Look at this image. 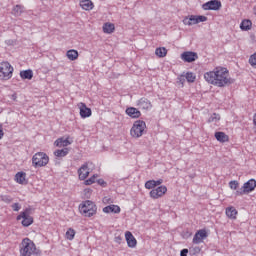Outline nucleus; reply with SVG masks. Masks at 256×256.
Here are the masks:
<instances>
[{"label": "nucleus", "mask_w": 256, "mask_h": 256, "mask_svg": "<svg viewBox=\"0 0 256 256\" xmlns=\"http://www.w3.org/2000/svg\"><path fill=\"white\" fill-rule=\"evenodd\" d=\"M103 213H114L119 215V213H121V207H119V205L111 204L103 208Z\"/></svg>", "instance_id": "4be33fe9"}, {"label": "nucleus", "mask_w": 256, "mask_h": 256, "mask_svg": "<svg viewBox=\"0 0 256 256\" xmlns=\"http://www.w3.org/2000/svg\"><path fill=\"white\" fill-rule=\"evenodd\" d=\"M199 56L195 52H184L181 54V59L185 61V63H193V61H197Z\"/></svg>", "instance_id": "f3484780"}, {"label": "nucleus", "mask_w": 256, "mask_h": 256, "mask_svg": "<svg viewBox=\"0 0 256 256\" xmlns=\"http://www.w3.org/2000/svg\"><path fill=\"white\" fill-rule=\"evenodd\" d=\"M207 237H209L207 230L200 229L195 233V235L192 239V242L194 243V245H199V244L203 243V241H205V239H207Z\"/></svg>", "instance_id": "4468645a"}, {"label": "nucleus", "mask_w": 256, "mask_h": 256, "mask_svg": "<svg viewBox=\"0 0 256 256\" xmlns=\"http://www.w3.org/2000/svg\"><path fill=\"white\" fill-rule=\"evenodd\" d=\"M229 187H230V189H232V191H237V189L239 188V181H237V180L230 181Z\"/></svg>", "instance_id": "e433bc0d"}, {"label": "nucleus", "mask_w": 256, "mask_h": 256, "mask_svg": "<svg viewBox=\"0 0 256 256\" xmlns=\"http://www.w3.org/2000/svg\"><path fill=\"white\" fill-rule=\"evenodd\" d=\"M214 137L219 143H229V135L225 132H216Z\"/></svg>", "instance_id": "5701e85b"}, {"label": "nucleus", "mask_w": 256, "mask_h": 256, "mask_svg": "<svg viewBox=\"0 0 256 256\" xmlns=\"http://www.w3.org/2000/svg\"><path fill=\"white\" fill-rule=\"evenodd\" d=\"M91 163L85 162L84 164L81 165V167L78 169V178L80 181H85L87 177L91 174Z\"/></svg>", "instance_id": "1a4fd4ad"}, {"label": "nucleus", "mask_w": 256, "mask_h": 256, "mask_svg": "<svg viewBox=\"0 0 256 256\" xmlns=\"http://www.w3.org/2000/svg\"><path fill=\"white\" fill-rule=\"evenodd\" d=\"M3 135H5L3 132V126H0V139H3Z\"/></svg>", "instance_id": "a18cd8bd"}, {"label": "nucleus", "mask_w": 256, "mask_h": 256, "mask_svg": "<svg viewBox=\"0 0 256 256\" xmlns=\"http://www.w3.org/2000/svg\"><path fill=\"white\" fill-rule=\"evenodd\" d=\"M226 216L228 217V219H237V209H235V207L230 206L226 208Z\"/></svg>", "instance_id": "a878e982"}, {"label": "nucleus", "mask_w": 256, "mask_h": 256, "mask_svg": "<svg viewBox=\"0 0 256 256\" xmlns=\"http://www.w3.org/2000/svg\"><path fill=\"white\" fill-rule=\"evenodd\" d=\"M253 125L256 126V113L253 115Z\"/></svg>", "instance_id": "49530a36"}, {"label": "nucleus", "mask_w": 256, "mask_h": 256, "mask_svg": "<svg viewBox=\"0 0 256 256\" xmlns=\"http://www.w3.org/2000/svg\"><path fill=\"white\" fill-rule=\"evenodd\" d=\"M103 203H105V205L109 204V203H113V200H111V198L109 197H104L102 199Z\"/></svg>", "instance_id": "79ce46f5"}, {"label": "nucleus", "mask_w": 256, "mask_h": 256, "mask_svg": "<svg viewBox=\"0 0 256 256\" xmlns=\"http://www.w3.org/2000/svg\"><path fill=\"white\" fill-rule=\"evenodd\" d=\"M185 78L188 83H195V79H197V76H195L193 72H188L186 73Z\"/></svg>", "instance_id": "c9c22d12"}, {"label": "nucleus", "mask_w": 256, "mask_h": 256, "mask_svg": "<svg viewBox=\"0 0 256 256\" xmlns=\"http://www.w3.org/2000/svg\"><path fill=\"white\" fill-rule=\"evenodd\" d=\"M97 183L100 185V187H107V182H105L103 179H98Z\"/></svg>", "instance_id": "58836bf2"}, {"label": "nucleus", "mask_w": 256, "mask_h": 256, "mask_svg": "<svg viewBox=\"0 0 256 256\" xmlns=\"http://www.w3.org/2000/svg\"><path fill=\"white\" fill-rule=\"evenodd\" d=\"M102 29H103L104 33L111 35V33H113L115 31V24H113L111 22H106V23H104Z\"/></svg>", "instance_id": "cd10ccee"}, {"label": "nucleus", "mask_w": 256, "mask_h": 256, "mask_svg": "<svg viewBox=\"0 0 256 256\" xmlns=\"http://www.w3.org/2000/svg\"><path fill=\"white\" fill-rule=\"evenodd\" d=\"M41 250L37 248V244L30 238L22 239L19 245V256H39Z\"/></svg>", "instance_id": "f03ea898"}, {"label": "nucleus", "mask_w": 256, "mask_h": 256, "mask_svg": "<svg viewBox=\"0 0 256 256\" xmlns=\"http://www.w3.org/2000/svg\"><path fill=\"white\" fill-rule=\"evenodd\" d=\"M14 180L19 184V185H27V173L21 171L15 174Z\"/></svg>", "instance_id": "412c9836"}, {"label": "nucleus", "mask_w": 256, "mask_h": 256, "mask_svg": "<svg viewBox=\"0 0 256 256\" xmlns=\"http://www.w3.org/2000/svg\"><path fill=\"white\" fill-rule=\"evenodd\" d=\"M137 106L139 107V109H142L144 111H149V109L153 108V104L147 98H141L140 100H138Z\"/></svg>", "instance_id": "a211bd4d"}, {"label": "nucleus", "mask_w": 256, "mask_h": 256, "mask_svg": "<svg viewBox=\"0 0 256 256\" xmlns=\"http://www.w3.org/2000/svg\"><path fill=\"white\" fill-rule=\"evenodd\" d=\"M249 64L251 65V67H253L254 69H256V53L252 54L249 58Z\"/></svg>", "instance_id": "4c0bfd02"}, {"label": "nucleus", "mask_w": 256, "mask_h": 256, "mask_svg": "<svg viewBox=\"0 0 256 256\" xmlns=\"http://www.w3.org/2000/svg\"><path fill=\"white\" fill-rule=\"evenodd\" d=\"M79 211L84 217L97 215V205L93 201L86 200L79 205Z\"/></svg>", "instance_id": "20e7f679"}, {"label": "nucleus", "mask_w": 256, "mask_h": 256, "mask_svg": "<svg viewBox=\"0 0 256 256\" xmlns=\"http://www.w3.org/2000/svg\"><path fill=\"white\" fill-rule=\"evenodd\" d=\"M125 113L131 119H139V117H141V111H139V109H137L135 107L126 108Z\"/></svg>", "instance_id": "6ab92c4d"}, {"label": "nucleus", "mask_w": 256, "mask_h": 256, "mask_svg": "<svg viewBox=\"0 0 256 256\" xmlns=\"http://www.w3.org/2000/svg\"><path fill=\"white\" fill-rule=\"evenodd\" d=\"M66 57L69 61H77L79 59V52L75 49H70L66 52Z\"/></svg>", "instance_id": "393cba45"}, {"label": "nucleus", "mask_w": 256, "mask_h": 256, "mask_svg": "<svg viewBox=\"0 0 256 256\" xmlns=\"http://www.w3.org/2000/svg\"><path fill=\"white\" fill-rule=\"evenodd\" d=\"M193 254L197 255L199 253H201V248L199 246H196L194 248H192Z\"/></svg>", "instance_id": "a19ab883"}, {"label": "nucleus", "mask_w": 256, "mask_h": 256, "mask_svg": "<svg viewBox=\"0 0 256 256\" xmlns=\"http://www.w3.org/2000/svg\"><path fill=\"white\" fill-rule=\"evenodd\" d=\"M256 189V180L250 179L243 184L241 190H237L235 192L236 197H241L243 195H249V193H253Z\"/></svg>", "instance_id": "0eeeda50"}, {"label": "nucleus", "mask_w": 256, "mask_h": 256, "mask_svg": "<svg viewBox=\"0 0 256 256\" xmlns=\"http://www.w3.org/2000/svg\"><path fill=\"white\" fill-rule=\"evenodd\" d=\"M21 79H33V70H23L20 72Z\"/></svg>", "instance_id": "c756f323"}, {"label": "nucleus", "mask_w": 256, "mask_h": 256, "mask_svg": "<svg viewBox=\"0 0 256 256\" xmlns=\"http://www.w3.org/2000/svg\"><path fill=\"white\" fill-rule=\"evenodd\" d=\"M98 177H99L98 174L92 175V176H91L90 178H88L87 180H84V185H93V183H96Z\"/></svg>", "instance_id": "f704fd0d"}, {"label": "nucleus", "mask_w": 256, "mask_h": 256, "mask_svg": "<svg viewBox=\"0 0 256 256\" xmlns=\"http://www.w3.org/2000/svg\"><path fill=\"white\" fill-rule=\"evenodd\" d=\"M166 194H167V186L161 185L156 188H153L150 191L149 196L151 197V199H161V197H163Z\"/></svg>", "instance_id": "9b49d317"}, {"label": "nucleus", "mask_w": 256, "mask_h": 256, "mask_svg": "<svg viewBox=\"0 0 256 256\" xmlns=\"http://www.w3.org/2000/svg\"><path fill=\"white\" fill-rule=\"evenodd\" d=\"M125 239H126L127 246L130 249H135V247H137V238L133 236V233H131V231L125 232Z\"/></svg>", "instance_id": "dca6fc26"}, {"label": "nucleus", "mask_w": 256, "mask_h": 256, "mask_svg": "<svg viewBox=\"0 0 256 256\" xmlns=\"http://www.w3.org/2000/svg\"><path fill=\"white\" fill-rule=\"evenodd\" d=\"M221 7L222 4L219 0H211L202 5V9H204V11H219Z\"/></svg>", "instance_id": "f8f14e48"}, {"label": "nucleus", "mask_w": 256, "mask_h": 256, "mask_svg": "<svg viewBox=\"0 0 256 256\" xmlns=\"http://www.w3.org/2000/svg\"><path fill=\"white\" fill-rule=\"evenodd\" d=\"M155 55L159 58L167 57V48L165 47L156 48Z\"/></svg>", "instance_id": "2f4dec72"}, {"label": "nucleus", "mask_w": 256, "mask_h": 256, "mask_svg": "<svg viewBox=\"0 0 256 256\" xmlns=\"http://www.w3.org/2000/svg\"><path fill=\"white\" fill-rule=\"evenodd\" d=\"M21 13H23V6H21V5H16L12 9V15H15V17H19L21 15Z\"/></svg>", "instance_id": "72a5a7b5"}, {"label": "nucleus", "mask_w": 256, "mask_h": 256, "mask_svg": "<svg viewBox=\"0 0 256 256\" xmlns=\"http://www.w3.org/2000/svg\"><path fill=\"white\" fill-rule=\"evenodd\" d=\"M73 144V139H71V137L67 136L65 137H60L57 140H55L54 142V146L55 147H69V145Z\"/></svg>", "instance_id": "2eb2a0df"}, {"label": "nucleus", "mask_w": 256, "mask_h": 256, "mask_svg": "<svg viewBox=\"0 0 256 256\" xmlns=\"http://www.w3.org/2000/svg\"><path fill=\"white\" fill-rule=\"evenodd\" d=\"M49 164V156L45 152H37L32 157L33 167H45Z\"/></svg>", "instance_id": "423d86ee"}, {"label": "nucleus", "mask_w": 256, "mask_h": 256, "mask_svg": "<svg viewBox=\"0 0 256 256\" xmlns=\"http://www.w3.org/2000/svg\"><path fill=\"white\" fill-rule=\"evenodd\" d=\"M12 209H13V211H20L21 210V205H19V203H14L12 205Z\"/></svg>", "instance_id": "ea45409f"}, {"label": "nucleus", "mask_w": 256, "mask_h": 256, "mask_svg": "<svg viewBox=\"0 0 256 256\" xmlns=\"http://www.w3.org/2000/svg\"><path fill=\"white\" fill-rule=\"evenodd\" d=\"M55 157H67L69 155V148L58 149L54 151Z\"/></svg>", "instance_id": "7c9ffc66"}, {"label": "nucleus", "mask_w": 256, "mask_h": 256, "mask_svg": "<svg viewBox=\"0 0 256 256\" xmlns=\"http://www.w3.org/2000/svg\"><path fill=\"white\" fill-rule=\"evenodd\" d=\"M16 219L17 221H21L23 227H30V225H33V216H31L29 209L21 212Z\"/></svg>", "instance_id": "6e6552de"}, {"label": "nucleus", "mask_w": 256, "mask_h": 256, "mask_svg": "<svg viewBox=\"0 0 256 256\" xmlns=\"http://www.w3.org/2000/svg\"><path fill=\"white\" fill-rule=\"evenodd\" d=\"M187 253H189L188 249H183L180 253V256H187Z\"/></svg>", "instance_id": "c03bdc74"}, {"label": "nucleus", "mask_w": 256, "mask_h": 256, "mask_svg": "<svg viewBox=\"0 0 256 256\" xmlns=\"http://www.w3.org/2000/svg\"><path fill=\"white\" fill-rule=\"evenodd\" d=\"M2 201H4L5 203H11L12 199L9 198V197H7V196H4V197L2 198Z\"/></svg>", "instance_id": "37998d69"}, {"label": "nucleus", "mask_w": 256, "mask_h": 256, "mask_svg": "<svg viewBox=\"0 0 256 256\" xmlns=\"http://www.w3.org/2000/svg\"><path fill=\"white\" fill-rule=\"evenodd\" d=\"M219 121H221V115L217 113H213L208 119V123H219Z\"/></svg>", "instance_id": "473e14b6"}, {"label": "nucleus", "mask_w": 256, "mask_h": 256, "mask_svg": "<svg viewBox=\"0 0 256 256\" xmlns=\"http://www.w3.org/2000/svg\"><path fill=\"white\" fill-rule=\"evenodd\" d=\"M79 5L84 11H93L95 4L91 0H80Z\"/></svg>", "instance_id": "aec40b11"}, {"label": "nucleus", "mask_w": 256, "mask_h": 256, "mask_svg": "<svg viewBox=\"0 0 256 256\" xmlns=\"http://www.w3.org/2000/svg\"><path fill=\"white\" fill-rule=\"evenodd\" d=\"M204 79L210 85H214V87H227V85L233 83V79L229 76V70L223 67H217L212 71L206 72Z\"/></svg>", "instance_id": "f257e3e1"}, {"label": "nucleus", "mask_w": 256, "mask_h": 256, "mask_svg": "<svg viewBox=\"0 0 256 256\" xmlns=\"http://www.w3.org/2000/svg\"><path fill=\"white\" fill-rule=\"evenodd\" d=\"M75 235H77L75 229L68 228L65 233V239H67V241H73V239H75Z\"/></svg>", "instance_id": "c85d7f7f"}, {"label": "nucleus", "mask_w": 256, "mask_h": 256, "mask_svg": "<svg viewBox=\"0 0 256 256\" xmlns=\"http://www.w3.org/2000/svg\"><path fill=\"white\" fill-rule=\"evenodd\" d=\"M77 107L79 109L80 117L82 119H87L93 115L91 108L87 107V104H85L84 102H79L77 104Z\"/></svg>", "instance_id": "ddd939ff"}, {"label": "nucleus", "mask_w": 256, "mask_h": 256, "mask_svg": "<svg viewBox=\"0 0 256 256\" xmlns=\"http://www.w3.org/2000/svg\"><path fill=\"white\" fill-rule=\"evenodd\" d=\"M146 131L147 123L143 120H136L130 129V135L133 139H139L145 135Z\"/></svg>", "instance_id": "7ed1b4c3"}, {"label": "nucleus", "mask_w": 256, "mask_h": 256, "mask_svg": "<svg viewBox=\"0 0 256 256\" xmlns=\"http://www.w3.org/2000/svg\"><path fill=\"white\" fill-rule=\"evenodd\" d=\"M207 21V16H197V15H190L183 19L184 25H197L198 23H205Z\"/></svg>", "instance_id": "9d476101"}, {"label": "nucleus", "mask_w": 256, "mask_h": 256, "mask_svg": "<svg viewBox=\"0 0 256 256\" xmlns=\"http://www.w3.org/2000/svg\"><path fill=\"white\" fill-rule=\"evenodd\" d=\"M163 183V179L159 180H148L145 183V189H155V187H159Z\"/></svg>", "instance_id": "b1692460"}, {"label": "nucleus", "mask_w": 256, "mask_h": 256, "mask_svg": "<svg viewBox=\"0 0 256 256\" xmlns=\"http://www.w3.org/2000/svg\"><path fill=\"white\" fill-rule=\"evenodd\" d=\"M15 69L8 61L0 62V81H9L13 77Z\"/></svg>", "instance_id": "39448f33"}, {"label": "nucleus", "mask_w": 256, "mask_h": 256, "mask_svg": "<svg viewBox=\"0 0 256 256\" xmlns=\"http://www.w3.org/2000/svg\"><path fill=\"white\" fill-rule=\"evenodd\" d=\"M251 27H253V22H251V20L249 19L242 20L240 24V29L242 31H251Z\"/></svg>", "instance_id": "bb28decb"}]
</instances>
